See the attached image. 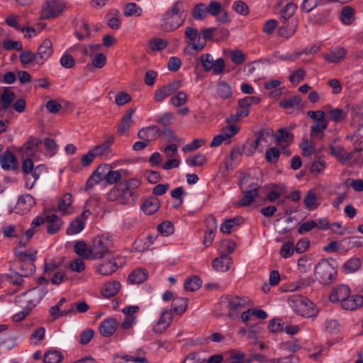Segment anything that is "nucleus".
Instances as JSON below:
<instances>
[{
  "label": "nucleus",
  "mask_w": 363,
  "mask_h": 363,
  "mask_svg": "<svg viewBox=\"0 0 363 363\" xmlns=\"http://www.w3.org/2000/svg\"><path fill=\"white\" fill-rule=\"evenodd\" d=\"M140 184V180L137 178L124 180L108 191L107 199L111 201H116L123 205L134 204L138 198L137 189Z\"/></svg>",
  "instance_id": "nucleus-1"
},
{
  "label": "nucleus",
  "mask_w": 363,
  "mask_h": 363,
  "mask_svg": "<svg viewBox=\"0 0 363 363\" xmlns=\"http://www.w3.org/2000/svg\"><path fill=\"white\" fill-rule=\"evenodd\" d=\"M186 11V6L182 1H177L172 9L164 13L160 20L161 28L170 32L178 28L184 23L183 14Z\"/></svg>",
  "instance_id": "nucleus-2"
},
{
  "label": "nucleus",
  "mask_w": 363,
  "mask_h": 363,
  "mask_svg": "<svg viewBox=\"0 0 363 363\" xmlns=\"http://www.w3.org/2000/svg\"><path fill=\"white\" fill-rule=\"evenodd\" d=\"M222 308L228 311V316L234 319L238 316L240 311L252 306V300L245 296L227 295L220 298Z\"/></svg>",
  "instance_id": "nucleus-3"
},
{
  "label": "nucleus",
  "mask_w": 363,
  "mask_h": 363,
  "mask_svg": "<svg viewBox=\"0 0 363 363\" xmlns=\"http://www.w3.org/2000/svg\"><path fill=\"white\" fill-rule=\"evenodd\" d=\"M46 292L42 287H35L17 296L15 303L21 308H27L32 311L40 303Z\"/></svg>",
  "instance_id": "nucleus-4"
},
{
  "label": "nucleus",
  "mask_w": 363,
  "mask_h": 363,
  "mask_svg": "<svg viewBox=\"0 0 363 363\" xmlns=\"http://www.w3.org/2000/svg\"><path fill=\"white\" fill-rule=\"evenodd\" d=\"M112 246L111 240L105 235L96 237L88 250V259H100L110 252Z\"/></svg>",
  "instance_id": "nucleus-5"
},
{
  "label": "nucleus",
  "mask_w": 363,
  "mask_h": 363,
  "mask_svg": "<svg viewBox=\"0 0 363 363\" xmlns=\"http://www.w3.org/2000/svg\"><path fill=\"white\" fill-rule=\"evenodd\" d=\"M289 303L294 311L301 316L310 317L314 314L313 304L306 297L294 294L289 297Z\"/></svg>",
  "instance_id": "nucleus-6"
},
{
  "label": "nucleus",
  "mask_w": 363,
  "mask_h": 363,
  "mask_svg": "<svg viewBox=\"0 0 363 363\" xmlns=\"http://www.w3.org/2000/svg\"><path fill=\"white\" fill-rule=\"evenodd\" d=\"M220 11V4L218 1H211L208 5L199 3L195 5L192 9L191 15L195 20L202 21L205 19L208 14L215 16Z\"/></svg>",
  "instance_id": "nucleus-7"
},
{
  "label": "nucleus",
  "mask_w": 363,
  "mask_h": 363,
  "mask_svg": "<svg viewBox=\"0 0 363 363\" xmlns=\"http://www.w3.org/2000/svg\"><path fill=\"white\" fill-rule=\"evenodd\" d=\"M315 273L323 283L327 284L335 279L337 270L332 263L323 259L315 266Z\"/></svg>",
  "instance_id": "nucleus-8"
},
{
  "label": "nucleus",
  "mask_w": 363,
  "mask_h": 363,
  "mask_svg": "<svg viewBox=\"0 0 363 363\" xmlns=\"http://www.w3.org/2000/svg\"><path fill=\"white\" fill-rule=\"evenodd\" d=\"M240 128L235 125H228L222 128L220 134L216 135L210 145L211 147L220 145L223 143L228 144L231 138L238 133Z\"/></svg>",
  "instance_id": "nucleus-9"
},
{
  "label": "nucleus",
  "mask_w": 363,
  "mask_h": 363,
  "mask_svg": "<svg viewBox=\"0 0 363 363\" xmlns=\"http://www.w3.org/2000/svg\"><path fill=\"white\" fill-rule=\"evenodd\" d=\"M181 86L182 82L175 80L157 89L154 94L155 101L157 103L162 101L167 97L172 95Z\"/></svg>",
  "instance_id": "nucleus-10"
},
{
  "label": "nucleus",
  "mask_w": 363,
  "mask_h": 363,
  "mask_svg": "<svg viewBox=\"0 0 363 363\" xmlns=\"http://www.w3.org/2000/svg\"><path fill=\"white\" fill-rule=\"evenodd\" d=\"M65 6L64 1H46L42 7L41 17L54 18L61 13Z\"/></svg>",
  "instance_id": "nucleus-11"
},
{
  "label": "nucleus",
  "mask_w": 363,
  "mask_h": 363,
  "mask_svg": "<svg viewBox=\"0 0 363 363\" xmlns=\"http://www.w3.org/2000/svg\"><path fill=\"white\" fill-rule=\"evenodd\" d=\"M114 138L113 137L109 138L103 143L94 146L91 150L96 157H101L104 160H109L114 155L113 151L111 148Z\"/></svg>",
  "instance_id": "nucleus-12"
},
{
  "label": "nucleus",
  "mask_w": 363,
  "mask_h": 363,
  "mask_svg": "<svg viewBox=\"0 0 363 363\" xmlns=\"http://www.w3.org/2000/svg\"><path fill=\"white\" fill-rule=\"evenodd\" d=\"M37 54V64H44L53 54L52 43L50 39H45L38 47Z\"/></svg>",
  "instance_id": "nucleus-13"
},
{
  "label": "nucleus",
  "mask_w": 363,
  "mask_h": 363,
  "mask_svg": "<svg viewBox=\"0 0 363 363\" xmlns=\"http://www.w3.org/2000/svg\"><path fill=\"white\" fill-rule=\"evenodd\" d=\"M74 28V35L79 40L88 38L91 35V28L88 22L82 18L73 21Z\"/></svg>",
  "instance_id": "nucleus-14"
},
{
  "label": "nucleus",
  "mask_w": 363,
  "mask_h": 363,
  "mask_svg": "<svg viewBox=\"0 0 363 363\" xmlns=\"http://www.w3.org/2000/svg\"><path fill=\"white\" fill-rule=\"evenodd\" d=\"M35 204L34 198L30 194H24L20 196L15 206V211L18 214H26Z\"/></svg>",
  "instance_id": "nucleus-15"
},
{
  "label": "nucleus",
  "mask_w": 363,
  "mask_h": 363,
  "mask_svg": "<svg viewBox=\"0 0 363 363\" xmlns=\"http://www.w3.org/2000/svg\"><path fill=\"white\" fill-rule=\"evenodd\" d=\"M347 54V50L340 46L333 48L324 55V59L330 63L337 64L344 60Z\"/></svg>",
  "instance_id": "nucleus-16"
},
{
  "label": "nucleus",
  "mask_w": 363,
  "mask_h": 363,
  "mask_svg": "<svg viewBox=\"0 0 363 363\" xmlns=\"http://www.w3.org/2000/svg\"><path fill=\"white\" fill-rule=\"evenodd\" d=\"M161 133V130L157 125H150L140 129L138 133V137L148 143L157 140Z\"/></svg>",
  "instance_id": "nucleus-17"
},
{
  "label": "nucleus",
  "mask_w": 363,
  "mask_h": 363,
  "mask_svg": "<svg viewBox=\"0 0 363 363\" xmlns=\"http://www.w3.org/2000/svg\"><path fill=\"white\" fill-rule=\"evenodd\" d=\"M37 251L32 250L29 252H21L19 253V258L23 262V266L28 268V272L24 274L25 276L32 274L35 271V265L33 262L36 259Z\"/></svg>",
  "instance_id": "nucleus-18"
},
{
  "label": "nucleus",
  "mask_w": 363,
  "mask_h": 363,
  "mask_svg": "<svg viewBox=\"0 0 363 363\" xmlns=\"http://www.w3.org/2000/svg\"><path fill=\"white\" fill-rule=\"evenodd\" d=\"M173 315L172 310L163 311L159 320L153 326V330L157 333L164 332L170 325L172 320Z\"/></svg>",
  "instance_id": "nucleus-19"
},
{
  "label": "nucleus",
  "mask_w": 363,
  "mask_h": 363,
  "mask_svg": "<svg viewBox=\"0 0 363 363\" xmlns=\"http://www.w3.org/2000/svg\"><path fill=\"white\" fill-rule=\"evenodd\" d=\"M216 30V28H206L202 29L199 33L200 39L198 40L196 43H192V49L196 51L202 50L206 45V40H211L213 38Z\"/></svg>",
  "instance_id": "nucleus-20"
},
{
  "label": "nucleus",
  "mask_w": 363,
  "mask_h": 363,
  "mask_svg": "<svg viewBox=\"0 0 363 363\" xmlns=\"http://www.w3.org/2000/svg\"><path fill=\"white\" fill-rule=\"evenodd\" d=\"M260 101V99L256 96H246L244 99L240 100L238 101V108L237 112L238 113V116L242 118H245L248 116L250 113V107L253 104H258Z\"/></svg>",
  "instance_id": "nucleus-21"
},
{
  "label": "nucleus",
  "mask_w": 363,
  "mask_h": 363,
  "mask_svg": "<svg viewBox=\"0 0 363 363\" xmlns=\"http://www.w3.org/2000/svg\"><path fill=\"white\" fill-rule=\"evenodd\" d=\"M350 295V289L347 285L335 287L330 293L329 298L332 302H340L341 304Z\"/></svg>",
  "instance_id": "nucleus-22"
},
{
  "label": "nucleus",
  "mask_w": 363,
  "mask_h": 363,
  "mask_svg": "<svg viewBox=\"0 0 363 363\" xmlns=\"http://www.w3.org/2000/svg\"><path fill=\"white\" fill-rule=\"evenodd\" d=\"M108 170V164H104V165L99 166L98 168L93 172L91 176L87 180L86 186L92 187L95 184L103 181L104 179H106V172Z\"/></svg>",
  "instance_id": "nucleus-23"
},
{
  "label": "nucleus",
  "mask_w": 363,
  "mask_h": 363,
  "mask_svg": "<svg viewBox=\"0 0 363 363\" xmlns=\"http://www.w3.org/2000/svg\"><path fill=\"white\" fill-rule=\"evenodd\" d=\"M135 110L129 109L122 117L118 125V132L120 135H128L130 128L133 124V115Z\"/></svg>",
  "instance_id": "nucleus-24"
},
{
  "label": "nucleus",
  "mask_w": 363,
  "mask_h": 363,
  "mask_svg": "<svg viewBox=\"0 0 363 363\" xmlns=\"http://www.w3.org/2000/svg\"><path fill=\"white\" fill-rule=\"evenodd\" d=\"M118 323L115 318H107L103 320L100 325V333L104 337H111L114 334Z\"/></svg>",
  "instance_id": "nucleus-25"
},
{
  "label": "nucleus",
  "mask_w": 363,
  "mask_h": 363,
  "mask_svg": "<svg viewBox=\"0 0 363 363\" xmlns=\"http://www.w3.org/2000/svg\"><path fill=\"white\" fill-rule=\"evenodd\" d=\"M231 264L232 259L228 255H223L219 257L215 258L212 262L213 268L221 272L228 271Z\"/></svg>",
  "instance_id": "nucleus-26"
},
{
  "label": "nucleus",
  "mask_w": 363,
  "mask_h": 363,
  "mask_svg": "<svg viewBox=\"0 0 363 363\" xmlns=\"http://www.w3.org/2000/svg\"><path fill=\"white\" fill-rule=\"evenodd\" d=\"M1 167L4 170H14L17 167V160L11 152H5L0 157Z\"/></svg>",
  "instance_id": "nucleus-27"
},
{
  "label": "nucleus",
  "mask_w": 363,
  "mask_h": 363,
  "mask_svg": "<svg viewBox=\"0 0 363 363\" xmlns=\"http://www.w3.org/2000/svg\"><path fill=\"white\" fill-rule=\"evenodd\" d=\"M160 207V201L157 197L151 196L147 198L142 204V210L147 215H152L157 211Z\"/></svg>",
  "instance_id": "nucleus-28"
},
{
  "label": "nucleus",
  "mask_w": 363,
  "mask_h": 363,
  "mask_svg": "<svg viewBox=\"0 0 363 363\" xmlns=\"http://www.w3.org/2000/svg\"><path fill=\"white\" fill-rule=\"evenodd\" d=\"M118 268V264L116 259L100 264L97 267V272L103 276H108L115 272Z\"/></svg>",
  "instance_id": "nucleus-29"
},
{
  "label": "nucleus",
  "mask_w": 363,
  "mask_h": 363,
  "mask_svg": "<svg viewBox=\"0 0 363 363\" xmlns=\"http://www.w3.org/2000/svg\"><path fill=\"white\" fill-rule=\"evenodd\" d=\"M363 305V297L360 295H349L348 297L341 304L345 310L353 311Z\"/></svg>",
  "instance_id": "nucleus-30"
},
{
  "label": "nucleus",
  "mask_w": 363,
  "mask_h": 363,
  "mask_svg": "<svg viewBox=\"0 0 363 363\" xmlns=\"http://www.w3.org/2000/svg\"><path fill=\"white\" fill-rule=\"evenodd\" d=\"M72 196L70 194H65L58 201V209L63 215L71 214L72 211Z\"/></svg>",
  "instance_id": "nucleus-31"
},
{
  "label": "nucleus",
  "mask_w": 363,
  "mask_h": 363,
  "mask_svg": "<svg viewBox=\"0 0 363 363\" xmlns=\"http://www.w3.org/2000/svg\"><path fill=\"white\" fill-rule=\"evenodd\" d=\"M330 154L334 157H337L338 160L342 163L345 164L349 162L353 157V153H347L345 149L340 145L337 146H332L330 147Z\"/></svg>",
  "instance_id": "nucleus-32"
},
{
  "label": "nucleus",
  "mask_w": 363,
  "mask_h": 363,
  "mask_svg": "<svg viewBox=\"0 0 363 363\" xmlns=\"http://www.w3.org/2000/svg\"><path fill=\"white\" fill-rule=\"evenodd\" d=\"M216 93L221 99L226 100L233 96V89L228 83L222 81L216 85Z\"/></svg>",
  "instance_id": "nucleus-33"
},
{
  "label": "nucleus",
  "mask_w": 363,
  "mask_h": 363,
  "mask_svg": "<svg viewBox=\"0 0 363 363\" xmlns=\"http://www.w3.org/2000/svg\"><path fill=\"white\" fill-rule=\"evenodd\" d=\"M48 223V232L50 234H55L62 228L63 223L60 218L55 214L49 215L46 217Z\"/></svg>",
  "instance_id": "nucleus-34"
},
{
  "label": "nucleus",
  "mask_w": 363,
  "mask_h": 363,
  "mask_svg": "<svg viewBox=\"0 0 363 363\" xmlns=\"http://www.w3.org/2000/svg\"><path fill=\"white\" fill-rule=\"evenodd\" d=\"M147 272L145 269L139 268L134 270L128 277V281L130 284H139L144 282L147 278Z\"/></svg>",
  "instance_id": "nucleus-35"
},
{
  "label": "nucleus",
  "mask_w": 363,
  "mask_h": 363,
  "mask_svg": "<svg viewBox=\"0 0 363 363\" xmlns=\"http://www.w3.org/2000/svg\"><path fill=\"white\" fill-rule=\"evenodd\" d=\"M188 306V299L182 297L174 298L172 303V311L182 314Z\"/></svg>",
  "instance_id": "nucleus-36"
},
{
  "label": "nucleus",
  "mask_w": 363,
  "mask_h": 363,
  "mask_svg": "<svg viewBox=\"0 0 363 363\" xmlns=\"http://www.w3.org/2000/svg\"><path fill=\"white\" fill-rule=\"evenodd\" d=\"M274 138H276V140L279 145H281V143L288 145L292 143L294 135L292 133H289L286 129L281 128L274 135Z\"/></svg>",
  "instance_id": "nucleus-37"
},
{
  "label": "nucleus",
  "mask_w": 363,
  "mask_h": 363,
  "mask_svg": "<svg viewBox=\"0 0 363 363\" xmlns=\"http://www.w3.org/2000/svg\"><path fill=\"white\" fill-rule=\"evenodd\" d=\"M143 9L134 2L128 3L123 8V14L126 17H138L142 15Z\"/></svg>",
  "instance_id": "nucleus-38"
},
{
  "label": "nucleus",
  "mask_w": 363,
  "mask_h": 363,
  "mask_svg": "<svg viewBox=\"0 0 363 363\" xmlns=\"http://www.w3.org/2000/svg\"><path fill=\"white\" fill-rule=\"evenodd\" d=\"M121 284L117 281L107 283L102 291V295L106 298L114 296L120 290Z\"/></svg>",
  "instance_id": "nucleus-39"
},
{
  "label": "nucleus",
  "mask_w": 363,
  "mask_h": 363,
  "mask_svg": "<svg viewBox=\"0 0 363 363\" xmlns=\"http://www.w3.org/2000/svg\"><path fill=\"white\" fill-rule=\"evenodd\" d=\"M258 196V188L252 187L250 190L244 192V195L240 201V206H247L254 202L255 198Z\"/></svg>",
  "instance_id": "nucleus-40"
},
{
  "label": "nucleus",
  "mask_w": 363,
  "mask_h": 363,
  "mask_svg": "<svg viewBox=\"0 0 363 363\" xmlns=\"http://www.w3.org/2000/svg\"><path fill=\"white\" fill-rule=\"evenodd\" d=\"M243 222V219L242 217L237 216L233 218H230L226 220L220 228L221 232L224 233H230L231 230L235 227L238 226L241 223Z\"/></svg>",
  "instance_id": "nucleus-41"
},
{
  "label": "nucleus",
  "mask_w": 363,
  "mask_h": 363,
  "mask_svg": "<svg viewBox=\"0 0 363 363\" xmlns=\"http://www.w3.org/2000/svg\"><path fill=\"white\" fill-rule=\"evenodd\" d=\"M41 143L40 140L38 138H31L23 146V149L27 157H33L39 146Z\"/></svg>",
  "instance_id": "nucleus-42"
},
{
  "label": "nucleus",
  "mask_w": 363,
  "mask_h": 363,
  "mask_svg": "<svg viewBox=\"0 0 363 363\" xmlns=\"http://www.w3.org/2000/svg\"><path fill=\"white\" fill-rule=\"evenodd\" d=\"M15 98V93L9 88H6L1 96L2 108L5 110L9 108L11 106L12 102L14 101Z\"/></svg>",
  "instance_id": "nucleus-43"
},
{
  "label": "nucleus",
  "mask_w": 363,
  "mask_h": 363,
  "mask_svg": "<svg viewBox=\"0 0 363 363\" xmlns=\"http://www.w3.org/2000/svg\"><path fill=\"white\" fill-rule=\"evenodd\" d=\"M303 203L306 208L310 211L315 209L320 204L315 194L312 191L307 192L304 197Z\"/></svg>",
  "instance_id": "nucleus-44"
},
{
  "label": "nucleus",
  "mask_w": 363,
  "mask_h": 363,
  "mask_svg": "<svg viewBox=\"0 0 363 363\" xmlns=\"http://www.w3.org/2000/svg\"><path fill=\"white\" fill-rule=\"evenodd\" d=\"M0 232L6 238H16L21 233V227L20 225H8L3 227Z\"/></svg>",
  "instance_id": "nucleus-45"
},
{
  "label": "nucleus",
  "mask_w": 363,
  "mask_h": 363,
  "mask_svg": "<svg viewBox=\"0 0 363 363\" xmlns=\"http://www.w3.org/2000/svg\"><path fill=\"white\" fill-rule=\"evenodd\" d=\"M361 267V260L357 257H352L347 260L342 266L346 273H353Z\"/></svg>",
  "instance_id": "nucleus-46"
},
{
  "label": "nucleus",
  "mask_w": 363,
  "mask_h": 363,
  "mask_svg": "<svg viewBox=\"0 0 363 363\" xmlns=\"http://www.w3.org/2000/svg\"><path fill=\"white\" fill-rule=\"evenodd\" d=\"M340 19L345 25H350L354 20V9L350 6L344 8L341 12Z\"/></svg>",
  "instance_id": "nucleus-47"
},
{
  "label": "nucleus",
  "mask_w": 363,
  "mask_h": 363,
  "mask_svg": "<svg viewBox=\"0 0 363 363\" xmlns=\"http://www.w3.org/2000/svg\"><path fill=\"white\" fill-rule=\"evenodd\" d=\"M202 281L199 277L194 276L187 279L184 285L186 291H194L201 286Z\"/></svg>",
  "instance_id": "nucleus-48"
},
{
  "label": "nucleus",
  "mask_w": 363,
  "mask_h": 363,
  "mask_svg": "<svg viewBox=\"0 0 363 363\" xmlns=\"http://www.w3.org/2000/svg\"><path fill=\"white\" fill-rule=\"evenodd\" d=\"M296 30V24L286 25L281 26L278 28L279 36L284 38H289L294 35Z\"/></svg>",
  "instance_id": "nucleus-49"
},
{
  "label": "nucleus",
  "mask_w": 363,
  "mask_h": 363,
  "mask_svg": "<svg viewBox=\"0 0 363 363\" xmlns=\"http://www.w3.org/2000/svg\"><path fill=\"white\" fill-rule=\"evenodd\" d=\"M187 101V94L184 91H180L171 98L169 102L174 106L179 107L186 104Z\"/></svg>",
  "instance_id": "nucleus-50"
},
{
  "label": "nucleus",
  "mask_w": 363,
  "mask_h": 363,
  "mask_svg": "<svg viewBox=\"0 0 363 363\" xmlns=\"http://www.w3.org/2000/svg\"><path fill=\"white\" fill-rule=\"evenodd\" d=\"M62 359V355L60 352L51 350L47 352L44 355L45 363H60Z\"/></svg>",
  "instance_id": "nucleus-51"
},
{
  "label": "nucleus",
  "mask_w": 363,
  "mask_h": 363,
  "mask_svg": "<svg viewBox=\"0 0 363 363\" xmlns=\"http://www.w3.org/2000/svg\"><path fill=\"white\" fill-rule=\"evenodd\" d=\"M84 228V222L77 218L74 220H73L69 228L67 230V233L69 235L77 234L80 233Z\"/></svg>",
  "instance_id": "nucleus-52"
},
{
  "label": "nucleus",
  "mask_w": 363,
  "mask_h": 363,
  "mask_svg": "<svg viewBox=\"0 0 363 363\" xmlns=\"http://www.w3.org/2000/svg\"><path fill=\"white\" fill-rule=\"evenodd\" d=\"M296 9L297 6L294 3L291 1L287 3L280 11L281 18L284 20L289 19L294 14Z\"/></svg>",
  "instance_id": "nucleus-53"
},
{
  "label": "nucleus",
  "mask_w": 363,
  "mask_h": 363,
  "mask_svg": "<svg viewBox=\"0 0 363 363\" xmlns=\"http://www.w3.org/2000/svg\"><path fill=\"white\" fill-rule=\"evenodd\" d=\"M236 247V244L234 241L225 239L220 242V246L219 250L220 253L223 255H228L229 253H232Z\"/></svg>",
  "instance_id": "nucleus-54"
},
{
  "label": "nucleus",
  "mask_w": 363,
  "mask_h": 363,
  "mask_svg": "<svg viewBox=\"0 0 363 363\" xmlns=\"http://www.w3.org/2000/svg\"><path fill=\"white\" fill-rule=\"evenodd\" d=\"M19 58L23 65H28L33 62L37 64V54L29 50L23 51Z\"/></svg>",
  "instance_id": "nucleus-55"
},
{
  "label": "nucleus",
  "mask_w": 363,
  "mask_h": 363,
  "mask_svg": "<svg viewBox=\"0 0 363 363\" xmlns=\"http://www.w3.org/2000/svg\"><path fill=\"white\" fill-rule=\"evenodd\" d=\"M264 140L262 133L255 140L250 142L248 146H245V154L248 156L253 155L258 148L259 143Z\"/></svg>",
  "instance_id": "nucleus-56"
},
{
  "label": "nucleus",
  "mask_w": 363,
  "mask_h": 363,
  "mask_svg": "<svg viewBox=\"0 0 363 363\" xmlns=\"http://www.w3.org/2000/svg\"><path fill=\"white\" fill-rule=\"evenodd\" d=\"M122 178L121 172L119 170H111L108 165V170L106 172V180L109 184H116Z\"/></svg>",
  "instance_id": "nucleus-57"
},
{
  "label": "nucleus",
  "mask_w": 363,
  "mask_h": 363,
  "mask_svg": "<svg viewBox=\"0 0 363 363\" xmlns=\"http://www.w3.org/2000/svg\"><path fill=\"white\" fill-rule=\"evenodd\" d=\"M280 156V151L275 147H272L269 148L265 153V159L266 160L272 164H275L277 162L279 157Z\"/></svg>",
  "instance_id": "nucleus-58"
},
{
  "label": "nucleus",
  "mask_w": 363,
  "mask_h": 363,
  "mask_svg": "<svg viewBox=\"0 0 363 363\" xmlns=\"http://www.w3.org/2000/svg\"><path fill=\"white\" fill-rule=\"evenodd\" d=\"M301 102V99L298 96H294L290 99L280 101L279 106L283 108L288 109L290 108L298 107Z\"/></svg>",
  "instance_id": "nucleus-59"
},
{
  "label": "nucleus",
  "mask_w": 363,
  "mask_h": 363,
  "mask_svg": "<svg viewBox=\"0 0 363 363\" xmlns=\"http://www.w3.org/2000/svg\"><path fill=\"white\" fill-rule=\"evenodd\" d=\"M168 43L165 40L154 38L149 43V48L152 51H160L164 49Z\"/></svg>",
  "instance_id": "nucleus-60"
},
{
  "label": "nucleus",
  "mask_w": 363,
  "mask_h": 363,
  "mask_svg": "<svg viewBox=\"0 0 363 363\" xmlns=\"http://www.w3.org/2000/svg\"><path fill=\"white\" fill-rule=\"evenodd\" d=\"M230 360L231 363H251L244 352L238 351H231Z\"/></svg>",
  "instance_id": "nucleus-61"
},
{
  "label": "nucleus",
  "mask_w": 363,
  "mask_h": 363,
  "mask_svg": "<svg viewBox=\"0 0 363 363\" xmlns=\"http://www.w3.org/2000/svg\"><path fill=\"white\" fill-rule=\"evenodd\" d=\"M330 118L335 122L344 121L347 117V112L340 108H333L329 112Z\"/></svg>",
  "instance_id": "nucleus-62"
},
{
  "label": "nucleus",
  "mask_w": 363,
  "mask_h": 363,
  "mask_svg": "<svg viewBox=\"0 0 363 363\" xmlns=\"http://www.w3.org/2000/svg\"><path fill=\"white\" fill-rule=\"evenodd\" d=\"M160 233L164 236H169L174 233V226L169 221L162 222L157 226Z\"/></svg>",
  "instance_id": "nucleus-63"
},
{
  "label": "nucleus",
  "mask_w": 363,
  "mask_h": 363,
  "mask_svg": "<svg viewBox=\"0 0 363 363\" xmlns=\"http://www.w3.org/2000/svg\"><path fill=\"white\" fill-rule=\"evenodd\" d=\"M231 61L235 65H242L246 60V55L239 50H233L230 54Z\"/></svg>",
  "instance_id": "nucleus-64"
}]
</instances>
